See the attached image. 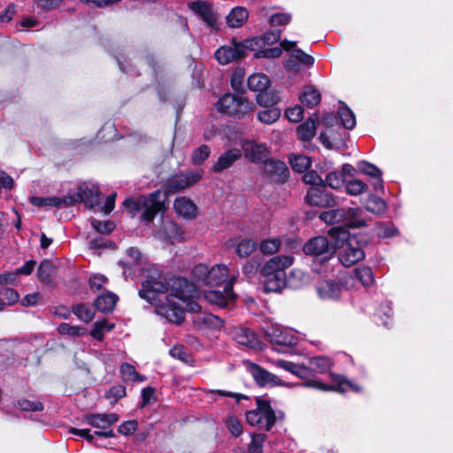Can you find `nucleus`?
<instances>
[{"mask_svg": "<svg viewBox=\"0 0 453 453\" xmlns=\"http://www.w3.org/2000/svg\"><path fill=\"white\" fill-rule=\"evenodd\" d=\"M144 280L139 290L141 298L155 306V312L167 321L180 324L184 320L185 309L196 314L201 312V306L195 303H188L193 296V286L184 278H171L163 280L161 272L156 265L141 268Z\"/></svg>", "mask_w": 453, "mask_h": 453, "instance_id": "obj_1", "label": "nucleus"}, {"mask_svg": "<svg viewBox=\"0 0 453 453\" xmlns=\"http://www.w3.org/2000/svg\"><path fill=\"white\" fill-rule=\"evenodd\" d=\"M203 170L191 171L171 177L165 185V192L157 190L148 196H142L134 200L126 199L123 205L130 211L141 212V220L146 224L153 221L157 213L165 212L168 206V196L196 183L203 176Z\"/></svg>", "mask_w": 453, "mask_h": 453, "instance_id": "obj_2", "label": "nucleus"}, {"mask_svg": "<svg viewBox=\"0 0 453 453\" xmlns=\"http://www.w3.org/2000/svg\"><path fill=\"white\" fill-rule=\"evenodd\" d=\"M333 241V249L337 252L338 259L345 267L359 262L365 257V251L357 237L342 227H333L329 230Z\"/></svg>", "mask_w": 453, "mask_h": 453, "instance_id": "obj_3", "label": "nucleus"}, {"mask_svg": "<svg viewBox=\"0 0 453 453\" xmlns=\"http://www.w3.org/2000/svg\"><path fill=\"white\" fill-rule=\"evenodd\" d=\"M293 261L291 256H276L261 267L265 292H279L284 288L287 282L285 270L292 265Z\"/></svg>", "mask_w": 453, "mask_h": 453, "instance_id": "obj_4", "label": "nucleus"}, {"mask_svg": "<svg viewBox=\"0 0 453 453\" xmlns=\"http://www.w3.org/2000/svg\"><path fill=\"white\" fill-rule=\"evenodd\" d=\"M311 367L309 368L300 365L296 375L305 380L302 386L316 388L322 391L333 390L340 393H345L349 391L359 392L361 390L358 385L355 384L345 376L335 373L330 374L332 384H325L316 379L311 378Z\"/></svg>", "mask_w": 453, "mask_h": 453, "instance_id": "obj_5", "label": "nucleus"}, {"mask_svg": "<svg viewBox=\"0 0 453 453\" xmlns=\"http://www.w3.org/2000/svg\"><path fill=\"white\" fill-rule=\"evenodd\" d=\"M193 275L198 284L208 287H217L226 282L233 275L229 274V268L226 265H215L209 269L205 265H196Z\"/></svg>", "mask_w": 453, "mask_h": 453, "instance_id": "obj_6", "label": "nucleus"}, {"mask_svg": "<svg viewBox=\"0 0 453 453\" xmlns=\"http://www.w3.org/2000/svg\"><path fill=\"white\" fill-rule=\"evenodd\" d=\"M216 109L230 117L243 119L253 111V104L242 96L224 95L215 104Z\"/></svg>", "mask_w": 453, "mask_h": 453, "instance_id": "obj_7", "label": "nucleus"}, {"mask_svg": "<svg viewBox=\"0 0 453 453\" xmlns=\"http://www.w3.org/2000/svg\"><path fill=\"white\" fill-rule=\"evenodd\" d=\"M257 408L246 413V420L251 426L270 430L275 423L276 416L269 402L263 399L257 400Z\"/></svg>", "mask_w": 453, "mask_h": 453, "instance_id": "obj_8", "label": "nucleus"}, {"mask_svg": "<svg viewBox=\"0 0 453 453\" xmlns=\"http://www.w3.org/2000/svg\"><path fill=\"white\" fill-rule=\"evenodd\" d=\"M86 422L96 428L95 434L104 438L114 437L112 425L119 420L116 413H95L85 417Z\"/></svg>", "mask_w": 453, "mask_h": 453, "instance_id": "obj_9", "label": "nucleus"}, {"mask_svg": "<svg viewBox=\"0 0 453 453\" xmlns=\"http://www.w3.org/2000/svg\"><path fill=\"white\" fill-rule=\"evenodd\" d=\"M65 201L68 206L83 202L87 207L94 208L100 203L99 188L96 185H81L77 192L65 196Z\"/></svg>", "mask_w": 453, "mask_h": 453, "instance_id": "obj_10", "label": "nucleus"}, {"mask_svg": "<svg viewBox=\"0 0 453 453\" xmlns=\"http://www.w3.org/2000/svg\"><path fill=\"white\" fill-rule=\"evenodd\" d=\"M265 335L273 344L279 346L292 347L298 342V337L292 329L278 325L269 326Z\"/></svg>", "mask_w": 453, "mask_h": 453, "instance_id": "obj_11", "label": "nucleus"}, {"mask_svg": "<svg viewBox=\"0 0 453 453\" xmlns=\"http://www.w3.org/2000/svg\"><path fill=\"white\" fill-rule=\"evenodd\" d=\"M236 280V276L233 275L230 280L224 287V291L220 290H207L203 293L204 299L210 303L218 305L221 308L226 307L228 303L233 301L235 297L232 290V286Z\"/></svg>", "mask_w": 453, "mask_h": 453, "instance_id": "obj_12", "label": "nucleus"}, {"mask_svg": "<svg viewBox=\"0 0 453 453\" xmlns=\"http://www.w3.org/2000/svg\"><path fill=\"white\" fill-rule=\"evenodd\" d=\"M263 174L271 182L283 183L288 177V169L282 161L265 160L263 166Z\"/></svg>", "mask_w": 453, "mask_h": 453, "instance_id": "obj_13", "label": "nucleus"}, {"mask_svg": "<svg viewBox=\"0 0 453 453\" xmlns=\"http://www.w3.org/2000/svg\"><path fill=\"white\" fill-rule=\"evenodd\" d=\"M247 49L249 48L246 46V42L240 43L234 40L231 45L218 49L215 57L221 65H226L233 60L243 58Z\"/></svg>", "mask_w": 453, "mask_h": 453, "instance_id": "obj_14", "label": "nucleus"}, {"mask_svg": "<svg viewBox=\"0 0 453 453\" xmlns=\"http://www.w3.org/2000/svg\"><path fill=\"white\" fill-rule=\"evenodd\" d=\"M316 292L321 300L337 301L342 292V284L333 280H324L317 283Z\"/></svg>", "mask_w": 453, "mask_h": 453, "instance_id": "obj_15", "label": "nucleus"}, {"mask_svg": "<svg viewBox=\"0 0 453 453\" xmlns=\"http://www.w3.org/2000/svg\"><path fill=\"white\" fill-rule=\"evenodd\" d=\"M306 200L311 205L320 207H330L338 203L331 193L319 187H311L307 192Z\"/></svg>", "mask_w": 453, "mask_h": 453, "instance_id": "obj_16", "label": "nucleus"}, {"mask_svg": "<svg viewBox=\"0 0 453 453\" xmlns=\"http://www.w3.org/2000/svg\"><path fill=\"white\" fill-rule=\"evenodd\" d=\"M182 232L180 226L172 220H163L159 229L156 232L155 236L169 243H174L181 240Z\"/></svg>", "mask_w": 453, "mask_h": 453, "instance_id": "obj_17", "label": "nucleus"}, {"mask_svg": "<svg viewBox=\"0 0 453 453\" xmlns=\"http://www.w3.org/2000/svg\"><path fill=\"white\" fill-rule=\"evenodd\" d=\"M188 6L208 27L212 28L217 27V16L209 3L196 1L190 3Z\"/></svg>", "mask_w": 453, "mask_h": 453, "instance_id": "obj_18", "label": "nucleus"}, {"mask_svg": "<svg viewBox=\"0 0 453 453\" xmlns=\"http://www.w3.org/2000/svg\"><path fill=\"white\" fill-rule=\"evenodd\" d=\"M241 146L245 157L252 162H260L266 158L269 154V150L264 143L246 140L241 142Z\"/></svg>", "mask_w": 453, "mask_h": 453, "instance_id": "obj_19", "label": "nucleus"}, {"mask_svg": "<svg viewBox=\"0 0 453 453\" xmlns=\"http://www.w3.org/2000/svg\"><path fill=\"white\" fill-rule=\"evenodd\" d=\"M365 209L361 208H344V221L343 223L351 228H360L366 226L371 218L365 215Z\"/></svg>", "mask_w": 453, "mask_h": 453, "instance_id": "obj_20", "label": "nucleus"}, {"mask_svg": "<svg viewBox=\"0 0 453 453\" xmlns=\"http://www.w3.org/2000/svg\"><path fill=\"white\" fill-rule=\"evenodd\" d=\"M333 244L325 236H316L309 240L303 246V251L307 255L319 256L330 253Z\"/></svg>", "mask_w": 453, "mask_h": 453, "instance_id": "obj_21", "label": "nucleus"}, {"mask_svg": "<svg viewBox=\"0 0 453 453\" xmlns=\"http://www.w3.org/2000/svg\"><path fill=\"white\" fill-rule=\"evenodd\" d=\"M250 373L256 382L262 387L282 385L280 378L257 365L250 366Z\"/></svg>", "mask_w": 453, "mask_h": 453, "instance_id": "obj_22", "label": "nucleus"}, {"mask_svg": "<svg viewBox=\"0 0 453 453\" xmlns=\"http://www.w3.org/2000/svg\"><path fill=\"white\" fill-rule=\"evenodd\" d=\"M280 34L281 31L279 29L268 31L262 36H257L251 40H247L246 46L252 50H256L267 45H273L280 40Z\"/></svg>", "mask_w": 453, "mask_h": 453, "instance_id": "obj_23", "label": "nucleus"}, {"mask_svg": "<svg viewBox=\"0 0 453 453\" xmlns=\"http://www.w3.org/2000/svg\"><path fill=\"white\" fill-rule=\"evenodd\" d=\"M270 84L269 78L263 73H254L250 75L248 79V86L250 90L259 92L257 96L258 104H263L264 95L262 94L265 91Z\"/></svg>", "mask_w": 453, "mask_h": 453, "instance_id": "obj_24", "label": "nucleus"}, {"mask_svg": "<svg viewBox=\"0 0 453 453\" xmlns=\"http://www.w3.org/2000/svg\"><path fill=\"white\" fill-rule=\"evenodd\" d=\"M175 212L185 219H193L196 216V206L185 196L177 197L173 203Z\"/></svg>", "mask_w": 453, "mask_h": 453, "instance_id": "obj_25", "label": "nucleus"}, {"mask_svg": "<svg viewBox=\"0 0 453 453\" xmlns=\"http://www.w3.org/2000/svg\"><path fill=\"white\" fill-rule=\"evenodd\" d=\"M127 255L129 258L127 262H119L123 267V274L126 278L133 277L135 273V271L140 268V259L142 257V254L136 248H129L127 251Z\"/></svg>", "mask_w": 453, "mask_h": 453, "instance_id": "obj_26", "label": "nucleus"}, {"mask_svg": "<svg viewBox=\"0 0 453 453\" xmlns=\"http://www.w3.org/2000/svg\"><path fill=\"white\" fill-rule=\"evenodd\" d=\"M242 156L241 150L238 149H230L221 154L217 162L213 165V171L219 173L229 168Z\"/></svg>", "mask_w": 453, "mask_h": 453, "instance_id": "obj_27", "label": "nucleus"}, {"mask_svg": "<svg viewBox=\"0 0 453 453\" xmlns=\"http://www.w3.org/2000/svg\"><path fill=\"white\" fill-rule=\"evenodd\" d=\"M280 45L285 50H292V58L298 60L300 63L306 65H313L314 58L311 56L304 53L301 49H295L296 42L284 40L280 42Z\"/></svg>", "mask_w": 453, "mask_h": 453, "instance_id": "obj_28", "label": "nucleus"}, {"mask_svg": "<svg viewBox=\"0 0 453 453\" xmlns=\"http://www.w3.org/2000/svg\"><path fill=\"white\" fill-rule=\"evenodd\" d=\"M32 204H34L36 207L42 208V207H56V208H61V207H67V201H65V196L63 197H57V196H33L30 199Z\"/></svg>", "mask_w": 453, "mask_h": 453, "instance_id": "obj_29", "label": "nucleus"}, {"mask_svg": "<svg viewBox=\"0 0 453 453\" xmlns=\"http://www.w3.org/2000/svg\"><path fill=\"white\" fill-rule=\"evenodd\" d=\"M299 98L303 104L312 108L320 103L321 95L314 86L308 85L303 88Z\"/></svg>", "mask_w": 453, "mask_h": 453, "instance_id": "obj_30", "label": "nucleus"}, {"mask_svg": "<svg viewBox=\"0 0 453 453\" xmlns=\"http://www.w3.org/2000/svg\"><path fill=\"white\" fill-rule=\"evenodd\" d=\"M357 168L362 173L374 177L376 179L373 182L374 188H382L383 181L381 179V172L377 166L365 161H360L357 164Z\"/></svg>", "mask_w": 453, "mask_h": 453, "instance_id": "obj_31", "label": "nucleus"}, {"mask_svg": "<svg viewBox=\"0 0 453 453\" xmlns=\"http://www.w3.org/2000/svg\"><path fill=\"white\" fill-rule=\"evenodd\" d=\"M193 322L200 329L204 327H218L222 324L219 317L204 312L196 314L193 318Z\"/></svg>", "mask_w": 453, "mask_h": 453, "instance_id": "obj_32", "label": "nucleus"}, {"mask_svg": "<svg viewBox=\"0 0 453 453\" xmlns=\"http://www.w3.org/2000/svg\"><path fill=\"white\" fill-rule=\"evenodd\" d=\"M249 18V12L245 7H235L226 17V23L231 27H242Z\"/></svg>", "mask_w": 453, "mask_h": 453, "instance_id": "obj_33", "label": "nucleus"}, {"mask_svg": "<svg viewBox=\"0 0 453 453\" xmlns=\"http://www.w3.org/2000/svg\"><path fill=\"white\" fill-rule=\"evenodd\" d=\"M117 300L118 296L115 294L107 292L96 298L95 305L98 311L106 313L114 309Z\"/></svg>", "mask_w": 453, "mask_h": 453, "instance_id": "obj_34", "label": "nucleus"}, {"mask_svg": "<svg viewBox=\"0 0 453 453\" xmlns=\"http://www.w3.org/2000/svg\"><path fill=\"white\" fill-rule=\"evenodd\" d=\"M364 209L365 211L374 215H381L386 211L387 204L383 199L371 195L367 200L364 202Z\"/></svg>", "mask_w": 453, "mask_h": 453, "instance_id": "obj_35", "label": "nucleus"}, {"mask_svg": "<svg viewBox=\"0 0 453 453\" xmlns=\"http://www.w3.org/2000/svg\"><path fill=\"white\" fill-rule=\"evenodd\" d=\"M318 118H311L297 127V134L303 141H310L316 134V123Z\"/></svg>", "mask_w": 453, "mask_h": 453, "instance_id": "obj_36", "label": "nucleus"}, {"mask_svg": "<svg viewBox=\"0 0 453 453\" xmlns=\"http://www.w3.org/2000/svg\"><path fill=\"white\" fill-rule=\"evenodd\" d=\"M338 115L345 128L352 129L356 127V117L353 111L345 104L339 107Z\"/></svg>", "mask_w": 453, "mask_h": 453, "instance_id": "obj_37", "label": "nucleus"}, {"mask_svg": "<svg viewBox=\"0 0 453 453\" xmlns=\"http://www.w3.org/2000/svg\"><path fill=\"white\" fill-rule=\"evenodd\" d=\"M355 278L365 288L372 286L374 282L373 273L368 266H360L356 268Z\"/></svg>", "mask_w": 453, "mask_h": 453, "instance_id": "obj_38", "label": "nucleus"}, {"mask_svg": "<svg viewBox=\"0 0 453 453\" xmlns=\"http://www.w3.org/2000/svg\"><path fill=\"white\" fill-rule=\"evenodd\" d=\"M257 248V242L251 239L240 240L235 247V253L240 257H249Z\"/></svg>", "mask_w": 453, "mask_h": 453, "instance_id": "obj_39", "label": "nucleus"}, {"mask_svg": "<svg viewBox=\"0 0 453 453\" xmlns=\"http://www.w3.org/2000/svg\"><path fill=\"white\" fill-rule=\"evenodd\" d=\"M344 208H339L327 211H323L319 219L327 224H334L344 221Z\"/></svg>", "mask_w": 453, "mask_h": 453, "instance_id": "obj_40", "label": "nucleus"}, {"mask_svg": "<svg viewBox=\"0 0 453 453\" xmlns=\"http://www.w3.org/2000/svg\"><path fill=\"white\" fill-rule=\"evenodd\" d=\"M53 265L49 260H43L37 271L38 280L45 284H49L52 280Z\"/></svg>", "mask_w": 453, "mask_h": 453, "instance_id": "obj_41", "label": "nucleus"}, {"mask_svg": "<svg viewBox=\"0 0 453 453\" xmlns=\"http://www.w3.org/2000/svg\"><path fill=\"white\" fill-rule=\"evenodd\" d=\"M289 161L293 170L298 173L305 172L311 164L310 157L304 155L292 156Z\"/></svg>", "mask_w": 453, "mask_h": 453, "instance_id": "obj_42", "label": "nucleus"}, {"mask_svg": "<svg viewBox=\"0 0 453 453\" xmlns=\"http://www.w3.org/2000/svg\"><path fill=\"white\" fill-rule=\"evenodd\" d=\"M19 300V294L12 288H2L0 289V310L4 306H9Z\"/></svg>", "mask_w": 453, "mask_h": 453, "instance_id": "obj_43", "label": "nucleus"}, {"mask_svg": "<svg viewBox=\"0 0 453 453\" xmlns=\"http://www.w3.org/2000/svg\"><path fill=\"white\" fill-rule=\"evenodd\" d=\"M239 344L253 347L257 342L255 334L248 328H241L235 334Z\"/></svg>", "mask_w": 453, "mask_h": 453, "instance_id": "obj_44", "label": "nucleus"}, {"mask_svg": "<svg viewBox=\"0 0 453 453\" xmlns=\"http://www.w3.org/2000/svg\"><path fill=\"white\" fill-rule=\"evenodd\" d=\"M280 116V111L275 107L262 110L257 113L258 120L265 124L275 122L279 119Z\"/></svg>", "mask_w": 453, "mask_h": 453, "instance_id": "obj_45", "label": "nucleus"}, {"mask_svg": "<svg viewBox=\"0 0 453 453\" xmlns=\"http://www.w3.org/2000/svg\"><path fill=\"white\" fill-rule=\"evenodd\" d=\"M310 365L317 372L325 373L332 366L331 360L326 357H317L310 359Z\"/></svg>", "mask_w": 453, "mask_h": 453, "instance_id": "obj_46", "label": "nucleus"}, {"mask_svg": "<svg viewBox=\"0 0 453 453\" xmlns=\"http://www.w3.org/2000/svg\"><path fill=\"white\" fill-rule=\"evenodd\" d=\"M74 314L85 323L90 322L94 318V311L88 304L81 303L73 308Z\"/></svg>", "mask_w": 453, "mask_h": 453, "instance_id": "obj_47", "label": "nucleus"}, {"mask_svg": "<svg viewBox=\"0 0 453 453\" xmlns=\"http://www.w3.org/2000/svg\"><path fill=\"white\" fill-rule=\"evenodd\" d=\"M114 327V324H109L106 320L97 321L94 324L91 331V335L98 340L102 341L105 332L111 331Z\"/></svg>", "mask_w": 453, "mask_h": 453, "instance_id": "obj_48", "label": "nucleus"}, {"mask_svg": "<svg viewBox=\"0 0 453 453\" xmlns=\"http://www.w3.org/2000/svg\"><path fill=\"white\" fill-rule=\"evenodd\" d=\"M58 331L60 334L71 336H81L86 334V328L79 326H71L67 323H62L58 326Z\"/></svg>", "mask_w": 453, "mask_h": 453, "instance_id": "obj_49", "label": "nucleus"}, {"mask_svg": "<svg viewBox=\"0 0 453 453\" xmlns=\"http://www.w3.org/2000/svg\"><path fill=\"white\" fill-rule=\"evenodd\" d=\"M120 372L125 380H140L143 381L145 379L142 376H140L134 366L128 363H124L120 366Z\"/></svg>", "mask_w": 453, "mask_h": 453, "instance_id": "obj_50", "label": "nucleus"}, {"mask_svg": "<svg viewBox=\"0 0 453 453\" xmlns=\"http://www.w3.org/2000/svg\"><path fill=\"white\" fill-rule=\"evenodd\" d=\"M210 153L211 150L207 145H201L193 151L191 160L196 165H201L208 158Z\"/></svg>", "mask_w": 453, "mask_h": 453, "instance_id": "obj_51", "label": "nucleus"}, {"mask_svg": "<svg viewBox=\"0 0 453 453\" xmlns=\"http://www.w3.org/2000/svg\"><path fill=\"white\" fill-rule=\"evenodd\" d=\"M368 186L360 180H351L346 183V191L350 196H357L365 192Z\"/></svg>", "mask_w": 453, "mask_h": 453, "instance_id": "obj_52", "label": "nucleus"}, {"mask_svg": "<svg viewBox=\"0 0 453 453\" xmlns=\"http://www.w3.org/2000/svg\"><path fill=\"white\" fill-rule=\"evenodd\" d=\"M325 183L328 187L334 189H337L341 188L344 183L343 174L336 171L331 172L326 176Z\"/></svg>", "mask_w": 453, "mask_h": 453, "instance_id": "obj_53", "label": "nucleus"}, {"mask_svg": "<svg viewBox=\"0 0 453 453\" xmlns=\"http://www.w3.org/2000/svg\"><path fill=\"white\" fill-rule=\"evenodd\" d=\"M17 406L24 411H41L43 410V404L39 401H29L21 399L17 402Z\"/></svg>", "mask_w": 453, "mask_h": 453, "instance_id": "obj_54", "label": "nucleus"}, {"mask_svg": "<svg viewBox=\"0 0 453 453\" xmlns=\"http://www.w3.org/2000/svg\"><path fill=\"white\" fill-rule=\"evenodd\" d=\"M376 234L380 238H388L396 234V229L394 226L386 223H379L374 227Z\"/></svg>", "mask_w": 453, "mask_h": 453, "instance_id": "obj_55", "label": "nucleus"}, {"mask_svg": "<svg viewBox=\"0 0 453 453\" xmlns=\"http://www.w3.org/2000/svg\"><path fill=\"white\" fill-rule=\"evenodd\" d=\"M266 439V434H257L252 436L251 442L249 445V453H262L263 445Z\"/></svg>", "mask_w": 453, "mask_h": 453, "instance_id": "obj_56", "label": "nucleus"}, {"mask_svg": "<svg viewBox=\"0 0 453 453\" xmlns=\"http://www.w3.org/2000/svg\"><path fill=\"white\" fill-rule=\"evenodd\" d=\"M280 244V242L279 239L264 240L260 243V250L264 254L271 255L279 250Z\"/></svg>", "mask_w": 453, "mask_h": 453, "instance_id": "obj_57", "label": "nucleus"}, {"mask_svg": "<svg viewBox=\"0 0 453 453\" xmlns=\"http://www.w3.org/2000/svg\"><path fill=\"white\" fill-rule=\"evenodd\" d=\"M261 50H256L257 52L255 54L256 58H277L282 53V47H274V48H266Z\"/></svg>", "mask_w": 453, "mask_h": 453, "instance_id": "obj_58", "label": "nucleus"}, {"mask_svg": "<svg viewBox=\"0 0 453 453\" xmlns=\"http://www.w3.org/2000/svg\"><path fill=\"white\" fill-rule=\"evenodd\" d=\"M285 115L289 121L297 123L303 118V110L302 106L296 105L294 107L288 108L285 111Z\"/></svg>", "mask_w": 453, "mask_h": 453, "instance_id": "obj_59", "label": "nucleus"}, {"mask_svg": "<svg viewBox=\"0 0 453 453\" xmlns=\"http://www.w3.org/2000/svg\"><path fill=\"white\" fill-rule=\"evenodd\" d=\"M292 19V15L288 12H279L270 17V24L272 26H282L288 24Z\"/></svg>", "mask_w": 453, "mask_h": 453, "instance_id": "obj_60", "label": "nucleus"}, {"mask_svg": "<svg viewBox=\"0 0 453 453\" xmlns=\"http://www.w3.org/2000/svg\"><path fill=\"white\" fill-rule=\"evenodd\" d=\"M93 227L101 234H109L114 229V224L111 221H99L94 219L92 221Z\"/></svg>", "mask_w": 453, "mask_h": 453, "instance_id": "obj_61", "label": "nucleus"}, {"mask_svg": "<svg viewBox=\"0 0 453 453\" xmlns=\"http://www.w3.org/2000/svg\"><path fill=\"white\" fill-rule=\"evenodd\" d=\"M36 262L35 260H28L25 265L17 268L12 273H15V281H18L19 275H29L34 271Z\"/></svg>", "mask_w": 453, "mask_h": 453, "instance_id": "obj_62", "label": "nucleus"}, {"mask_svg": "<svg viewBox=\"0 0 453 453\" xmlns=\"http://www.w3.org/2000/svg\"><path fill=\"white\" fill-rule=\"evenodd\" d=\"M226 426L228 430L234 436H239L242 433V425L236 418L229 417L226 419Z\"/></svg>", "mask_w": 453, "mask_h": 453, "instance_id": "obj_63", "label": "nucleus"}, {"mask_svg": "<svg viewBox=\"0 0 453 453\" xmlns=\"http://www.w3.org/2000/svg\"><path fill=\"white\" fill-rule=\"evenodd\" d=\"M107 279L103 274H94L89 279V285L92 290L98 291L106 283Z\"/></svg>", "mask_w": 453, "mask_h": 453, "instance_id": "obj_64", "label": "nucleus"}]
</instances>
